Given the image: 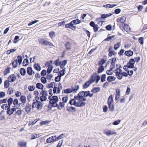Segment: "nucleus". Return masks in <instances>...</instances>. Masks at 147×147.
I'll return each mask as SVG.
<instances>
[{"label":"nucleus","mask_w":147,"mask_h":147,"mask_svg":"<svg viewBox=\"0 0 147 147\" xmlns=\"http://www.w3.org/2000/svg\"><path fill=\"white\" fill-rule=\"evenodd\" d=\"M89 91H82L79 92L77 95L74 96V98L71 100L69 102L71 105H74L76 107H82L85 106L86 100V97L88 96Z\"/></svg>","instance_id":"obj_1"},{"label":"nucleus","mask_w":147,"mask_h":147,"mask_svg":"<svg viewBox=\"0 0 147 147\" xmlns=\"http://www.w3.org/2000/svg\"><path fill=\"white\" fill-rule=\"evenodd\" d=\"M32 107L33 108L36 107L38 110H40L42 107V103L40 101H38L37 100H33Z\"/></svg>","instance_id":"obj_2"},{"label":"nucleus","mask_w":147,"mask_h":147,"mask_svg":"<svg viewBox=\"0 0 147 147\" xmlns=\"http://www.w3.org/2000/svg\"><path fill=\"white\" fill-rule=\"evenodd\" d=\"M100 79V76L98 75H97V74L96 73H95L91 76L89 80L92 84L96 80V83L97 84Z\"/></svg>","instance_id":"obj_3"},{"label":"nucleus","mask_w":147,"mask_h":147,"mask_svg":"<svg viewBox=\"0 0 147 147\" xmlns=\"http://www.w3.org/2000/svg\"><path fill=\"white\" fill-rule=\"evenodd\" d=\"M62 87L61 84L60 83H57L54 87L53 89V93L56 94H59L60 92L61 89H62Z\"/></svg>","instance_id":"obj_4"},{"label":"nucleus","mask_w":147,"mask_h":147,"mask_svg":"<svg viewBox=\"0 0 147 147\" xmlns=\"http://www.w3.org/2000/svg\"><path fill=\"white\" fill-rule=\"evenodd\" d=\"M121 67V66H120L119 67V68H116L115 71V76L119 80H121L122 78V71L119 68Z\"/></svg>","instance_id":"obj_5"},{"label":"nucleus","mask_w":147,"mask_h":147,"mask_svg":"<svg viewBox=\"0 0 147 147\" xmlns=\"http://www.w3.org/2000/svg\"><path fill=\"white\" fill-rule=\"evenodd\" d=\"M58 97L57 96H53L52 100H50L49 101V103L52 104V106L54 107H56L57 106V102L58 101Z\"/></svg>","instance_id":"obj_6"},{"label":"nucleus","mask_w":147,"mask_h":147,"mask_svg":"<svg viewBox=\"0 0 147 147\" xmlns=\"http://www.w3.org/2000/svg\"><path fill=\"white\" fill-rule=\"evenodd\" d=\"M40 43H41L45 45H47L49 46H53V45L49 41L45 40L43 38H40L38 40Z\"/></svg>","instance_id":"obj_7"},{"label":"nucleus","mask_w":147,"mask_h":147,"mask_svg":"<svg viewBox=\"0 0 147 147\" xmlns=\"http://www.w3.org/2000/svg\"><path fill=\"white\" fill-rule=\"evenodd\" d=\"M104 133L108 136H109L111 135L117 134V133L116 132L110 130H105L104 131Z\"/></svg>","instance_id":"obj_8"},{"label":"nucleus","mask_w":147,"mask_h":147,"mask_svg":"<svg viewBox=\"0 0 147 147\" xmlns=\"http://www.w3.org/2000/svg\"><path fill=\"white\" fill-rule=\"evenodd\" d=\"M135 63V60L134 59H131L128 63L127 64V65L129 68H132L134 67V63Z\"/></svg>","instance_id":"obj_9"},{"label":"nucleus","mask_w":147,"mask_h":147,"mask_svg":"<svg viewBox=\"0 0 147 147\" xmlns=\"http://www.w3.org/2000/svg\"><path fill=\"white\" fill-rule=\"evenodd\" d=\"M56 136H53L49 138L46 140V142L47 143H51L56 141Z\"/></svg>","instance_id":"obj_10"},{"label":"nucleus","mask_w":147,"mask_h":147,"mask_svg":"<svg viewBox=\"0 0 147 147\" xmlns=\"http://www.w3.org/2000/svg\"><path fill=\"white\" fill-rule=\"evenodd\" d=\"M71 87L72 92L74 93H76L79 89V86L78 85L71 86Z\"/></svg>","instance_id":"obj_11"},{"label":"nucleus","mask_w":147,"mask_h":147,"mask_svg":"<svg viewBox=\"0 0 147 147\" xmlns=\"http://www.w3.org/2000/svg\"><path fill=\"white\" fill-rule=\"evenodd\" d=\"M65 47L66 50H69L71 48L72 44L69 42H68L65 43Z\"/></svg>","instance_id":"obj_12"},{"label":"nucleus","mask_w":147,"mask_h":147,"mask_svg":"<svg viewBox=\"0 0 147 147\" xmlns=\"http://www.w3.org/2000/svg\"><path fill=\"white\" fill-rule=\"evenodd\" d=\"M16 79L15 76L14 74H12L10 75L8 77V80L10 82H12L14 81Z\"/></svg>","instance_id":"obj_13"},{"label":"nucleus","mask_w":147,"mask_h":147,"mask_svg":"<svg viewBox=\"0 0 147 147\" xmlns=\"http://www.w3.org/2000/svg\"><path fill=\"white\" fill-rule=\"evenodd\" d=\"M60 66L61 68H64V67L66 65L67 63V60H64L62 61H60Z\"/></svg>","instance_id":"obj_14"},{"label":"nucleus","mask_w":147,"mask_h":147,"mask_svg":"<svg viewBox=\"0 0 147 147\" xmlns=\"http://www.w3.org/2000/svg\"><path fill=\"white\" fill-rule=\"evenodd\" d=\"M41 136L40 134H32L31 136V139H34L36 138H38Z\"/></svg>","instance_id":"obj_15"},{"label":"nucleus","mask_w":147,"mask_h":147,"mask_svg":"<svg viewBox=\"0 0 147 147\" xmlns=\"http://www.w3.org/2000/svg\"><path fill=\"white\" fill-rule=\"evenodd\" d=\"M65 105V103H64L63 102H59V105H58L57 104V106L56 107H57L58 109L60 110L64 107Z\"/></svg>","instance_id":"obj_16"},{"label":"nucleus","mask_w":147,"mask_h":147,"mask_svg":"<svg viewBox=\"0 0 147 147\" xmlns=\"http://www.w3.org/2000/svg\"><path fill=\"white\" fill-rule=\"evenodd\" d=\"M36 86L37 88L40 90H43L44 88L43 85L40 83H37L36 84Z\"/></svg>","instance_id":"obj_17"},{"label":"nucleus","mask_w":147,"mask_h":147,"mask_svg":"<svg viewBox=\"0 0 147 147\" xmlns=\"http://www.w3.org/2000/svg\"><path fill=\"white\" fill-rule=\"evenodd\" d=\"M116 78L113 76H109L107 78V80L109 82H110L115 80Z\"/></svg>","instance_id":"obj_18"},{"label":"nucleus","mask_w":147,"mask_h":147,"mask_svg":"<svg viewBox=\"0 0 147 147\" xmlns=\"http://www.w3.org/2000/svg\"><path fill=\"white\" fill-rule=\"evenodd\" d=\"M57 83H56L55 82H53L51 83L50 84H47V87L48 88H53V87H55Z\"/></svg>","instance_id":"obj_19"},{"label":"nucleus","mask_w":147,"mask_h":147,"mask_svg":"<svg viewBox=\"0 0 147 147\" xmlns=\"http://www.w3.org/2000/svg\"><path fill=\"white\" fill-rule=\"evenodd\" d=\"M117 5H115L114 4H107V5H103V7H104L107 8H112L115 6H116Z\"/></svg>","instance_id":"obj_20"},{"label":"nucleus","mask_w":147,"mask_h":147,"mask_svg":"<svg viewBox=\"0 0 147 147\" xmlns=\"http://www.w3.org/2000/svg\"><path fill=\"white\" fill-rule=\"evenodd\" d=\"M27 72L29 75L31 76L33 73V70L32 67H28L27 69Z\"/></svg>","instance_id":"obj_21"},{"label":"nucleus","mask_w":147,"mask_h":147,"mask_svg":"<svg viewBox=\"0 0 147 147\" xmlns=\"http://www.w3.org/2000/svg\"><path fill=\"white\" fill-rule=\"evenodd\" d=\"M92 83L89 80L86 82L83 85V87L84 89L88 88Z\"/></svg>","instance_id":"obj_22"},{"label":"nucleus","mask_w":147,"mask_h":147,"mask_svg":"<svg viewBox=\"0 0 147 147\" xmlns=\"http://www.w3.org/2000/svg\"><path fill=\"white\" fill-rule=\"evenodd\" d=\"M25 110L27 112H29L30 111L31 109V106L30 105L27 104L25 107Z\"/></svg>","instance_id":"obj_23"},{"label":"nucleus","mask_w":147,"mask_h":147,"mask_svg":"<svg viewBox=\"0 0 147 147\" xmlns=\"http://www.w3.org/2000/svg\"><path fill=\"white\" fill-rule=\"evenodd\" d=\"M15 111H16V109L15 108H12L11 109H9L7 110V113L8 114L10 115L13 113V112Z\"/></svg>","instance_id":"obj_24"},{"label":"nucleus","mask_w":147,"mask_h":147,"mask_svg":"<svg viewBox=\"0 0 147 147\" xmlns=\"http://www.w3.org/2000/svg\"><path fill=\"white\" fill-rule=\"evenodd\" d=\"M133 52L131 50L126 51L125 53V54L127 56H131L133 55Z\"/></svg>","instance_id":"obj_25"},{"label":"nucleus","mask_w":147,"mask_h":147,"mask_svg":"<svg viewBox=\"0 0 147 147\" xmlns=\"http://www.w3.org/2000/svg\"><path fill=\"white\" fill-rule=\"evenodd\" d=\"M34 68L37 71H40L41 70L40 66L38 64L35 63L34 65Z\"/></svg>","instance_id":"obj_26"},{"label":"nucleus","mask_w":147,"mask_h":147,"mask_svg":"<svg viewBox=\"0 0 147 147\" xmlns=\"http://www.w3.org/2000/svg\"><path fill=\"white\" fill-rule=\"evenodd\" d=\"M67 110L69 111H73L74 112H75L76 111V109L75 107L71 106L70 107H68L67 108Z\"/></svg>","instance_id":"obj_27"},{"label":"nucleus","mask_w":147,"mask_h":147,"mask_svg":"<svg viewBox=\"0 0 147 147\" xmlns=\"http://www.w3.org/2000/svg\"><path fill=\"white\" fill-rule=\"evenodd\" d=\"M66 68L65 67L63 68L62 70H61L59 72V76L61 77L64 75L65 71Z\"/></svg>","instance_id":"obj_28"},{"label":"nucleus","mask_w":147,"mask_h":147,"mask_svg":"<svg viewBox=\"0 0 147 147\" xmlns=\"http://www.w3.org/2000/svg\"><path fill=\"white\" fill-rule=\"evenodd\" d=\"M115 39V38L114 36H110L107 38H106L105 40L106 41H109L111 42L113 40H114Z\"/></svg>","instance_id":"obj_29"},{"label":"nucleus","mask_w":147,"mask_h":147,"mask_svg":"<svg viewBox=\"0 0 147 147\" xmlns=\"http://www.w3.org/2000/svg\"><path fill=\"white\" fill-rule=\"evenodd\" d=\"M113 101L112 95H111L109 96L108 100V105H110L112 104Z\"/></svg>","instance_id":"obj_30"},{"label":"nucleus","mask_w":147,"mask_h":147,"mask_svg":"<svg viewBox=\"0 0 147 147\" xmlns=\"http://www.w3.org/2000/svg\"><path fill=\"white\" fill-rule=\"evenodd\" d=\"M10 107V106L7 105V104H4L1 106V108L3 110H8Z\"/></svg>","instance_id":"obj_31"},{"label":"nucleus","mask_w":147,"mask_h":147,"mask_svg":"<svg viewBox=\"0 0 147 147\" xmlns=\"http://www.w3.org/2000/svg\"><path fill=\"white\" fill-rule=\"evenodd\" d=\"M72 89L71 88H67L64 90V92L65 93L69 94L72 92Z\"/></svg>","instance_id":"obj_32"},{"label":"nucleus","mask_w":147,"mask_h":147,"mask_svg":"<svg viewBox=\"0 0 147 147\" xmlns=\"http://www.w3.org/2000/svg\"><path fill=\"white\" fill-rule=\"evenodd\" d=\"M12 65L13 68H16L18 66V61L17 60H15L12 63Z\"/></svg>","instance_id":"obj_33"},{"label":"nucleus","mask_w":147,"mask_h":147,"mask_svg":"<svg viewBox=\"0 0 147 147\" xmlns=\"http://www.w3.org/2000/svg\"><path fill=\"white\" fill-rule=\"evenodd\" d=\"M109 109L111 112H113L114 111V105L112 104L110 105H108Z\"/></svg>","instance_id":"obj_34"},{"label":"nucleus","mask_w":147,"mask_h":147,"mask_svg":"<svg viewBox=\"0 0 147 147\" xmlns=\"http://www.w3.org/2000/svg\"><path fill=\"white\" fill-rule=\"evenodd\" d=\"M100 89V88L99 87L94 88L92 90L91 92L93 93H95L99 91Z\"/></svg>","instance_id":"obj_35"},{"label":"nucleus","mask_w":147,"mask_h":147,"mask_svg":"<svg viewBox=\"0 0 147 147\" xmlns=\"http://www.w3.org/2000/svg\"><path fill=\"white\" fill-rule=\"evenodd\" d=\"M20 72L22 76H24L26 73V71L25 69L23 68H21L20 69Z\"/></svg>","instance_id":"obj_36"},{"label":"nucleus","mask_w":147,"mask_h":147,"mask_svg":"<svg viewBox=\"0 0 147 147\" xmlns=\"http://www.w3.org/2000/svg\"><path fill=\"white\" fill-rule=\"evenodd\" d=\"M53 69V66L51 65H50L47 69V73L49 74L52 71Z\"/></svg>","instance_id":"obj_37"},{"label":"nucleus","mask_w":147,"mask_h":147,"mask_svg":"<svg viewBox=\"0 0 147 147\" xmlns=\"http://www.w3.org/2000/svg\"><path fill=\"white\" fill-rule=\"evenodd\" d=\"M20 100L23 103H25L26 101V98L25 96H22L20 98Z\"/></svg>","instance_id":"obj_38"},{"label":"nucleus","mask_w":147,"mask_h":147,"mask_svg":"<svg viewBox=\"0 0 147 147\" xmlns=\"http://www.w3.org/2000/svg\"><path fill=\"white\" fill-rule=\"evenodd\" d=\"M34 95L36 98V100H38L39 97L38 96L39 95V92L38 91H35L34 92Z\"/></svg>","instance_id":"obj_39"},{"label":"nucleus","mask_w":147,"mask_h":147,"mask_svg":"<svg viewBox=\"0 0 147 147\" xmlns=\"http://www.w3.org/2000/svg\"><path fill=\"white\" fill-rule=\"evenodd\" d=\"M104 68L103 66H100L98 69V73H101L104 70Z\"/></svg>","instance_id":"obj_40"},{"label":"nucleus","mask_w":147,"mask_h":147,"mask_svg":"<svg viewBox=\"0 0 147 147\" xmlns=\"http://www.w3.org/2000/svg\"><path fill=\"white\" fill-rule=\"evenodd\" d=\"M10 82L8 80H6L4 82V86L6 88H8L9 86V83Z\"/></svg>","instance_id":"obj_41"},{"label":"nucleus","mask_w":147,"mask_h":147,"mask_svg":"<svg viewBox=\"0 0 147 147\" xmlns=\"http://www.w3.org/2000/svg\"><path fill=\"white\" fill-rule=\"evenodd\" d=\"M64 135L65 134H62L59 136H58L57 137L56 136V141L57 140H59L63 138L64 137Z\"/></svg>","instance_id":"obj_42"},{"label":"nucleus","mask_w":147,"mask_h":147,"mask_svg":"<svg viewBox=\"0 0 147 147\" xmlns=\"http://www.w3.org/2000/svg\"><path fill=\"white\" fill-rule=\"evenodd\" d=\"M115 71H113V70L110 68L109 70H107L106 71V74L108 75H111Z\"/></svg>","instance_id":"obj_43"},{"label":"nucleus","mask_w":147,"mask_h":147,"mask_svg":"<svg viewBox=\"0 0 147 147\" xmlns=\"http://www.w3.org/2000/svg\"><path fill=\"white\" fill-rule=\"evenodd\" d=\"M20 147H26V142H21L20 143Z\"/></svg>","instance_id":"obj_44"},{"label":"nucleus","mask_w":147,"mask_h":147,"mask_svg":"<svg viewBox=\"0 0 147 147\" xmlns=\"http://www.w3.org/2000/svg\"><path fill=\"white\" fill-rule=\"evenodd\" d=\"M11 68L9 67H8L7 68H6L4 71V75H7V74L9 73L11 70Z\"/></svg>","instance_id":"obj_45"},{"label":"nucleus","mask_w":147,"mask_h":147,"mask_svg":"<svg viewBox=\"0 0 147 147\" xmlns=\"http://www.w3.org/2000/svg\"><path fill=\"white\" fill-rule=\"evenodd\" d=\"M112 15V14L111 13L106 14H102L101 15V18H106L108 17L111 16Z\"/></svg>","instance_id":"obj_46"},{"label":"nucleus","mask_w":147,"mask_h":147,"mask_svg":"<svg viewBox=\"0 0 147 147\" xmlns=\"http://www.w3.org/2000/svg\"><path fill=\"white\" fill-rule=\"evenodd\" d=\"M120 92L119 91H116L115 95V100H117L120 97Z\"/></svg>","instance_id":"obj_47"},{"label":"nucleus","mask_w":147,"mask_h":147,"mask_svg":"<svg viewBox=\"0 0 147 147\" xmlns=\"http://www.w3.org/2000/svg\"><path fill=\"white\" fill-rule=\"evenodd\" d=\"M106 59H102L99 62L98 65H99L103 66L102 65L105 63Z\"/></svg>","instance_id":"obj_48"},{"label":"nucleus","mask_w":147,"mask_h":147,"mask_svg":"<svg viewBox=\"0 0 147 147\" xmlns=\"http://www.w3.org/2000/svg\"><path fill=\"white\" fill-rule=\"evenodd\" d=\"M41 82L43 84H46L47 83V80L45 78L42 77L40 79Z\"/></svg>","instance_id":"obj_49"},{"label":"nucleus","mask_w":147,"mask_h":147,"mask_svg":"<svg viewBox=\"0 0 147 147\" xmlns=\"http://www.w3.org/2000/svg\"><path fill=\"white\" fill-rule=\"evenodd\" d=\"M126 20V18L125 17H121L119 21L121 23H123L125 22Z\"/></svg>","instance_id":"obj_50"},{"label":"nucleus","mask_w":147,"mask_h":147,"mask_svg":"<svg viewBox=\"0 0 147 147\" xmlns=\"http://www.w3.org/2000/svg\"><path fill=\"white\" fill-rule=\"evenodd\" d=\"M124 25L123 28L124 30L127 32L129 31L130 29L129 26L128 25H126L125 24H124Z\"/></svg>","instance_id":"obj_51"},{"label":"nucleus","mask_w":147,"mask_h":147,"mask_svg":"<svg viewBox=\"0 0 147 147\" xmlns=\"http://www.w3.org/2000/svg\"><path fill=\"white\" fill-rule=\"evenodd\" d=\"M28 88L29 91H32L35 89V87L34 86H29Z\"/></svg>","instance_id":"obj_52"},{"label":"nucleus","mask_w":147,"mask_h":147,"mask_svg":"<svg viewBox=\"0 0 147 147\" xmlns=\"http://www.w3.org/2000/svg\"><path fill=\"white\" fill-rule=\"evenodd\" d=\"M68 99V97L67 96L63 97L62 98V102L64 103H66Z\"/></svg>","instance_id":"obj_53"},{"label":"nucleus","mask_w":147,"mask_h":147,"mask_svg":"<svg viewBox=\"0 0 147 147\" xmlns=\"http://www.w3.org/2000/svg\"><path fill=\"white\" fill-rule=\"evenodd\" d=\"M13 101V99L12 98H9L7 100L8 105L10 106V105L12 104Z\"/></svg>","instance_id":"obj_54"},{"label":"nucleus","mask_w":147,"mask_h":147,"mask_svg":"<svg viewBox=\"0 0 147 147\" xmlns=\"http://www.w3.org/2000/svg\"><path fill=\"white\" fill-rule=\"evenodd\" d=\"M28 61L27 59H25L24 60L23 64L24 66H26L28 65Z\"/></svg>","instance_id":"obj_55"},{"label":"nucleus","mask_w":147,"mask_h":147,"mask_svg":"<svg viewBox=\"0 0 147 147\" xmlns=\"http://www.w3.org/2000/svg\"><path fill=\"white\" fill-rule=\"evenodd\" d=\"M121 45V44L119 42H118L115 45L114 47V49L115 50H117L119 48Z\"/></svg>","instance_id":"obj_56"},{"label":"nucleus","mask_w":147,"mask_h":147,"mask_svg":"<svg viewBox=\"0 0 147 147\" xmlns=\"http://www.w3.org/2000/svg\"><path fill=\"white\" fill-rule=\"evenodd\" d=\"M106 77V75L104 74L102 75L101 78V82H103L105 81V78Z\"/></svg>","instance_id":"obj_57"},{"label":"nucleus","mask_w":147,"mask_h":147,"mask_svg":"<svg viewBox=\"0 0 147 147\" xmlns=\"http://www.w3.org/2000/svg\"><path fill=\"white\" fill-rule=\"evenodd\" d=\"M40 100L41 101H44L46 100V97L42 95L41 96H40Z\"/></svg>","instance_id":"obj_58"},{"label":"nucleus","mask_w":147,"mask_h":147,"mask_svg":"<svg viewBox=\"0 0 147 147\" xmlns=\"http://www.w3.org/2000/svg\"><path fill=\"white\" fill-rule=\"evenodd\" d=\"M74 24H77L80 23L81 21L78 19H76L75 20H73Z\"/></svg>","instance_id":"obj_59"},{"label":"nucleus","mask_w":147,"mask_h":147,"mask_svg":"<svg viewBox=\"0 0 147 147\" xmlns=\"http://www.w3.org/2000/svg\"><path fill=\"white\" fill-rule=\"evenodd\" d=\"M47 74L46 71L45 69L43 70L41 73V76L42 77L45 76Z\"/></svg>","instance_id":"obj_60"},{"label":"nucleus","mask_w":147,"mask_h":147,"mask_svg":"<svg viewBox=\"0 0 147 147\" xmlns=\"http://www.w3.org/2000/svg\"><path fill=\"white\" fill-rule=\"evenodd\" d=\"M60 61H59V59H57L54 62V63L55 65L57 66H58L60 65Z\"/></svg>","instance_id":"obj_61"},{"label":"nucleus","mask_w":147,"mask_h":147,"mask_svg":"<svg viewBox=\"0 0 147 147\" xmlns=\"http://www.w3.org/2000/svg\"><path fill=\"white\" fill-rule=\"evenodd\" d=\"M5 95V92H0V98H3Z\"/></svg>","instance_id":"obj_62"},{"label":"nucleus","mask_w":147,"mask_h":147,"mask_svg":"<svg viewBox=\"0 0 147 147\" xmlns=\"http://www.w3.org/2000/svg\"><path fill=\"white\" fill-rule=\"evenodd\" d=\"M55 35V33L54 32L52 31L49 33V36L50 37L52 38Z\"/></svg>","instance_id":"obj_63"},{"label":"nucleus","mask_w":147,"mask_h":147,"mask_svg":"<svg viewBox=\"0 0 147 147\" xmlns=\"http://www.w3.org/2000/svg\"><path fill=\"white\" fill-rule=\"evenodd\" d=\"M7 93L9 94H11L13 92V91L12 88H9L7 91Z\"/></svg>","instance_id":"obj_64"}]
</instances>
